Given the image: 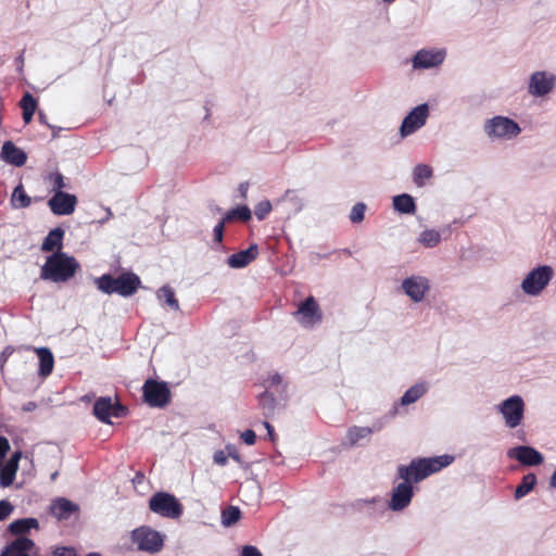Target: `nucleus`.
Segmentation results:
<instances>
[{"label":"nucleus","mask_w":556,"mask_h":556,"mask_svg":"<svg viewBox=\"0 0 556 556\" xmlns=\"http://www.w3.org/2000/svg\"><path fill=\"white\" fill-rule=\"evenodd\" d=\"M226 453H227L228 457L232 458L237 463H239V464L242 463L241 455H240V453H239V451H238L236 445L228 444L226 446Z\"/></svg>","instance_id":"44"},{"label":"nucleus","mask_w":556,"mask_h":556,"mask_svg":"<svg viewBox=\"0 0 556 556\" xmlns=\"http://www.w3.org/2000/svg\"><path fill=\"white\" fill-rule=\"evenodd\" d=\"M551 486L556 489V470L553 472L549 481Z\"/></svg>","instance_id":"56"},{"label":"nucleus","mask_w":556,"mask_h":556,"mask_svg":"<svg viewBox=\"0 0 556 556\" xmlns=\"http://www.w3.org/2000/svg\"><path fill=\"white\" fill-rule=\"evenodd\" d=\"M227 459H228L227 453H225L224 451L215 452L214 462L217 465L225 466L227 464Z\"/></svg>","instance_id":"48"},{"label":"nucleus","mask_w":556,"mask_h":556,"mask_svg":"<svg viewBox=\"0 0 556 556\" xmlns=\"http://www.w3.org/2000/svg\"><path fill=\"white\" fill-rule=\"evenodd\" d=\"M34 547L35 542L31 539L18 536L4 547L0 556H30Z\"/></svg>","instance_id":"16"},{"label":"nucleus","mask_w":556,"mask_h":556,"mask_svg":"<svg viewBox=\"0 0 556 556\" xmlns=\"http://www.w3.org/2000/svg\"><path fill=\"white\" fill-rule=\"evenodd\" d=\"M149 509L164 518L178 519L184 513L182 504L175 495L167 492H156L149 500Z\"/></svg>","instance_id":"3"},{"label":"nucleus","mask_w":556,"mask_h":556,"mask_svg":"<svg viewBox=\"0 0 556 556\" xmlns=\"http://www.w3.org/2000/svg\"><path fill=\"white\" fill-rule=\"evenodd\" d=\"M549 280H522V290L531 295L539 294L545 287Z\"/></svg>","instance_id":"33"},{"label":"nucleus","mask_w":556,"mask_h":556,"mask_svg":"<svg viewBox=\"0 0 556 556\" xmlns=\"http://www.w3.org/2000/svg\"><path fill=\"white\" fill-rule=\"evenodd\" d=\"M507 456L525 466H538L543 463L542 454L534 447L520 445L508 450Z\"/></svg>","instance_id":"12"},{"label":"nucleus","mask_w":556,"mask_h":556,"mask_svg":"<svg viewBox=\"0 0 556 556\" xmlns=\"http://www.w3.org/2000/svg\"><path fill=\"white\" fill-rule=\"evenodd\" d=\"M54 556H77L74 547L60 546L53 552Z\"/></svg>","instance_id":"45"},{"label":"nucleus","mask_w":556,"mask_h":556,"mask_svg":"<svg viewBox=\"0 0 556 556\" xmlns=\"http://www.w3.org/2000/svg\"><path fill=\"white\" fill-rule=\"evenodd\" d=\"M31 200L24 190L22 182H20L13 190L11 197V204L15 208H26L30 205Z\"/></svg>","instance_id":"25"},{"label":"nucleus","mask_w":556,"mask_h":556,"mask_svg":"<svg viewBox=\"0 0 556 556\" xmlns=\"http://www.w3.org/2000/svg\"><path fill=\"white\" fill-rule=\"evenodd\" d=\"M483 130L491 140H509L517 137L521 128L511 118L497 115L485 121Z\"/></svg>","instance_id":"4"},{"label":"nucleus","mask_w":556,"mask_h":556,"mask_svg":"<svg viewBox=\"0 0 556 556\" xmlns=\"http://www.w3.org/2000/svg\"><path fill=\"white\" fill-rule=\"evenodd\" d=\"M271 211V204L269 201H261L254 208V214L258 220H263Z\"/></svg>","instance_id":"39"},{"label":"nucleus","mask_w":556,"mask_h":556,"mask_svg":"<svg viewBox=\"0 0 556 556\" xmlns=\"http://www.w3.org/2000/svg\"><path fill=\"white\" fill-rule=\"evenodd\" d=\"M97 288L104 293H118V282H141V280H94Z\"/></svg>","instance_id":"30"},{"label":"nucleus","mask_w":556,"mask_h":556,"mask_svg":"<svg viewBox=\"0 0 556 556\" xmlns=\"http://www.w3.org/2000/svg\"><path fill=\"white\" fill-rule=\"evenodd\" d=\"M18 62L23 63V56H18Z\"/></svg>","instance_id":"63"},{"label":"nucleus","mask_w":556,"mask_h":556,"mask_svg":"<svg viewBox=\"0 0 556 556\" xmlns=\"http://www.w3.org/2000/svg\"><path fill=\"white\" fill-rule=\"evenodd\" d=\"M248 190H249L248 181H243V182L239 184L238 192L242 199H247Z\"/></svg>","instance_id":"52"},{"label":"nucleus","mask_w":556,"mask_h":556,"mask_svg":"<svg viewBox=\"0 0 556 556\" xmlns=\"http://www.w3.org/2000/svg\"><path fill=\"white\" fill-rule=\"evenodd\" d=\"M9 532L13 535L24 536L30 529L38 530L39 522L36 518H22L9 525Z\"/></svg>","instance_id":"20"},{"label":"nucleus","mask_w":556,"mask_h":556,"mask_svg":"<svg viewBox=\"0 0 556 556\" xmlns=\"http://www.w3.org/2000/svg\"><path fill=\"white\" fill-rule=\"evenodd\" d=\"M100 278L106 279V278H139V277L129 270L121 269V271L103 274Z\"/></svg>","instance_id":"41"},{"label":"nucleus","mask_w":556,"mask_h":556,"mask_svg":"<svg viewBox=\"0 0 556 556\" xmlns=\"http://www.w3.org/2000/svg\"><path fill=\"white\" fill-rule=\"evenodd\" d=\"M535 483H536V477L534 473H528V475L523 476L520 484L515 490L516 500H519V498L526 496L530 491H532Z\"/></svg>","instance_id":"28"},{"label":"nucleus","mask_w":556,"mask_h":556,"mask_svg":"<svg viewBox=\"0 0 556 556\" xmlns=\"http://www.w3.org/2000/svg\"><path fill=\"white\" fill-rule=\"evenodd\" d=\"M63 237L64 230L62 228L56 227L50 230L42 242L41 250L46 252H51L58 249L60 251L62 247Z\"/></svg>","instance_id":"23"},{"label":"nucleus","mask_w":556,"mask_h":556,"mask_svg":"<svg viewBox=\"0 0 556 556\" xmlns=\"http://www.w3.org/2000/svg\"><path fill=\"white\" fill-rule=\"evenodd\" d=\"M393 207L402 214H414L416 212L415 200L408 193L395 195L393 198Z\"/></svg>","instance_id":"22"},{"label":"nucleus","mask_w":556,"mask_h":556,"mask_svg":"<svg viewBox=\"0 0 556 556\" xmlns=\"http://www.w3.org/2000/svg\"><path fill=\"white\" fill-rule=\"evenodd\" d=\"M212 210L215 211L216 213H222V208L217 205L212 206Z\"/></svg>","instance_id":"58"},{"label":"nucleus","mask_w":556,"mask_h":556,"mask_svg":"<svg viewBox=\"0 0 556 556\" xmlns=\"http://www.w3.org/2000/svg\"><path fill=\"white\" fill-rule=\"evenodd\" d=\"M241 439L248 445H253L256 442V434L253 430H245L241 434Z\"/></svg>","instance_id":"46"},{"label":"nucleus","mask_w":556,"mask_h":556,"mask_svg":"<svg viewBox=\"0 0 556 556\" xmlns=\"http://www.w3.org/2000/svg\"><path fill=\"white\" fill-rule=\"evenodd\" d=\"M264 426H265V428L267 430V434H268L270 441L274 442L275 441V437H276L275 435V431H274V427L269 422H267V421L264 422Z\"/></svg>","instance_id":"53"},{"label":"nucleus","mask_w":556,"mask_h":556,"mask_svg":"<svg viewBox=\"0 0 556 556\" xmlns=\"http://www.w3.org/2000/svg\"><path fill=\"white\" fill-rule=\"evenodd\" d=\"M293 316L304 328H313L323 320V312L312 295L299 304Z\"/></svg>","instance_id":"7"},{"label":"nucleus","mask_w":556,"mask_h":556,"mask_svg":"<svg viewBox=\"0 0 556 556\" xmlns=\"http://www.w3.org/2000/svg\"><path fill=\"white\" fill-rule=\"evenodd\" d=\"M427 280H403L405 293L415 302L420 301L428 290Z\"/></svg>","instance_id":"21"},{"label":"nucleus","mask_w":556,"mask_h":556,"mask_svg":"<svg viewBox=\"0 0 556 556\" xmlns=\"http://www.w3.org/2000/svg\"><path fill=\"white\" fill-rule=\"evenodd\" d=\"M241 517V511L236 506H228L222 513V520L225 526L235 525Z\"/></svg>","instance_id":"34"},{"label":"nucleus","mask_w":556,"mask_h":556,"mask_svg":"<svg viewBox=\"0 0 556 556\" xmlns=\"http://www.w3.org/2000/svg\"><path fill=\"white\" fill-rule=\"evenodd\" d=\"M280 381H281V377L279 375L273 376V378H271V383L273 384L279 383Z\"/></svg>","instance_id":"57"},{"label":"nucleus","mask_w":556,"mask_h":556,"mask_svg":"<svg viewBox=\"0 0 556 556\" xmlns=\"http://www.w3.org/2000/svg\"><path fill=\"white\" fill-rule=\"evenodd\" d=\"M23 112H35L37 109V100L31 93L25 92L20 102Z\"/></svg>","instance_id":"37"},{"label":"nucleus","mask_w":556,"mask_h":556,"mask_svg":"<svg viewBox=\"0 0 556 556\" xmlns=\"http://www.w3.org/2000/svg\"><path fill=\"white\" fill-rule=\"evenodd\" d=\"M112 410L114 403L111 397H99L93 405L94 416L104 424H111Z\"/></svg>","instance_id":"19"},{"label":"nucleus","mask_w":556,"mask_h":556,"mask_svg":"<svg viewBox=\"0 0 556 556\" xmlns=\"http://www.w3.org/2000/svg\"><path fill=\"white\" fill-rule=\"evenodd\" d=\"M498 410L504 417L505 425L511 429L516 428L523 419V400L519 395H513L501 403Z\"/></svg>","instance_id":"8"},{"label":"nucleus","mask_w":556,"mask_h":556,"mask_svg":"<svg viewBox=\"0 0 556 556\" xmlns=\"http://www.w3.org/2000/svg\"><path fill=\"white\" fill-rule=\"evenodd\" d=\"M556 84V76L545 71L534 72L529 79L528 92L533 97H543L551 92Z\"/></svg>","instance_id":"10"},{"label":"nucleus","mask_w":556,"mask_h":556,"mask_svg":"<svg viewBox=\"0 0 556 556\" xmlns=\"http://www.w3.org/2000/svg\"><path fill=\"white\" fill-rule=\"evenodd\" d=\"M427 391V387L424 383H417L410 387L404 395L401 397V404L406 406L417 402Z\"/></svg>","instance_id":"26"},{"label":"nucleus","mask_w":556,"mask_h":556,"mask_svg":"<svg viewBox=\"0 0 556 556\" xmlns=\"http://www.w3.org/2000/svg\"><path fill=\"white\" fill-rule=\"evenodd\" d=\"M131 542L139 551L154 554L162 549L164 535L148 526H141L131 531Z\"/></svg>","instance_id":"6"},{"label":"nucleus","mask_w":556,"mask_h":556,"mask_svg":"<svg viewBox=\"0 0 556 556\" xmlns=\"http://www.w3.org/2000/svg\"><path fill=\"white\" fill-rule=\"evenodd\" d=\"M125 412H126V408L123 405H121L119 403H115L114 410H112V416L122 417V416H124Z\"/></svg>","instance_id":"51"},{"label":"nucleus","mask_w":556,"mask_h":556,"mask_svg":"<svg viewBox=\"0 0 556 556\" xmlns=\"http://www.w3.org/2000/svg\"><path fill=\"white\" fill-rule=\"evenodd\" d=\"M77 198L74 194L56 191L48 201V205L55 215H70L75 211Z\"/></svg>","instance_id":"11"},{"label":"nucleus","mask_w":556,"mask_h":556,"mask_svg":"<svg viewBox=\"0 0 556 556\" xmlns=\"http://www.w3.org/2000/svg\"><path fill=\"white\" fill-rule=\"evenodd\" d=\"M38 117H39V121H40V123H41V124L47 125V126H48L49 128H51V129H54V128H55V126H53V125H51V124H49V123H48V121H47V115H46L42 111H39V113H38Z\"/></svg>","instance_id":"54"},{"label":"nucleus","mask_w":556,"mask_h":556,"mask_svg":"<svg viewBox=\"0 0 556 556\" xmlns=\"http://www.w3.org/2000/svg\"><path fill=\"white\" fill-rule=\"evenodd\" d=\"M454 460L451 455H442L430 458H418L408 466L399 467V477L404 480L392 492L390 508L392 510H402L407 507L413 497L412 482H419L430 475L440 471Z\"/></svg>","instance_id":"1"},{"label":"nucleus","mask_w":556,"mask_h":556,"mask_svg":"<svg viewBox=\"0 0 556 556\" xmlns=\"http://www.w3.org/2000/svg\"><path fill=\"white\" fill-rule=\"evenodd\" d=\"M49 510L58 520H67L79 510V506L65 497H58L52 501Z\"/></svg>","instance_id":"14"},{"label":"nucleus","mask_w":556,"mask_h":556,"mask_svg":"<svg viewBox=\"0 0 556 556\" xmlns=\"http://www.w3.org/2000/svg\"><path fill=\"white\" fill-rule=\"evenodd\" d=\"M156 296L162 305L167 306L173 311L179 309V303L176 299L175 291L169 285H165L160 288L156 292Z\"/></svg>","instance_id":"24"},{"label":"nucleus","mask_w":556,"mask_h":556,"mask_svg":"<svg viewBox=\"0 0 556 556\" xmlns=\"http://www.w3.org/2000/svg\"><path fill=\"white\" fill-rule=\"evenodd\" d=\"M78 268L79 263L74 256L56 251L47 257L40 278H72Z\"/></svg>","instance_id":"2"},{"label":"nucleus","mask_w":556,"mask_h":556,"mask_svg":"<svg viewBox=\"0 0 556 556\" xmlns=\"http://www.w3.org/2000/svg\"><path fill=\"white\" fill-rule=\"evenodd\" d=\"M292 193H293V191H292V190H287V191H286L285 197H286V198H289Z\"/></svg>","instance_id":"59"},{"label":"nucleus","mask_w":556,"mask_h":556,"mask_svg":"<svg viewBox=\"0 0 556 556\" xmlns=\"http://www.w3.org/2000/svg\"><path fill=\"white\" fill-rule=\"evenodd\" d=\"M372 430L369 427L353 426L348 430V439L352 445L356 444L359 440L369 437Z\"/></svg>","instance_id":"31"},{"label":"nucleus","mask_w":556,"mask_h":556,"mask_svg":"<svg viewBox=\"0 0 556 556\" xmlns=\"http://www.w3.org/2000/svg\"><path fill=\"white\" fill-rule=\"evenodd\" d=\"M60 129H61V128H56V127H55L54 129H52V130H53V138H55V137H56V134H58V131H59Z\"/></svg>","instance_id":"60"},{"label":"nucleus","mask_w":556,"mask_h":556,"mask_svg":"<svg viewBox=\"0 0 556 556\" xmlns=\"http://www.w3.org/2000/svg\"><path fill=\"white\" fill-rule=\"evenodd\" d=\"M445 58V53L443 51H431V50H420L418 51L413 59V67L417 70H427L432 68L440 65Z\"/></svg>","instance_id":"13"},{"label":"nucleus","mask_w":556,"mask_h":556,"mask_svg":"<svg viewBox=\"0 0 556 556\" xmlns=\"http://www.w3.org/2000/svg\"><path fill=\"white\" fill-rule=\"evenodd\" d=\"M0 156L5 163L16 167L23 166L27 161L26 153L12 141H5L2 144Z\"/></svg>","instance_id":"15"},{"label":"nucleus","mask_w":556,"mask_h":556,"mask_svg":"<svg viewBox=\"0 0 556 556\" xmlns=\"http://www.w3.org/2000/svg\"><path fill=\"white\" fill-rule=\"evenodd\" d=\"M142 396L150 407L163 408L170 403L172 392L165 381L148 379L142 386Z\"/></svg>","instance_id":"5"},{"label":"nucleus","mask_w":556,"mask_h":556,"mask_svg":"<svg viewBox=\"0 0 556 556\" xmlns=\"http://www.w3.org/2000/svg\"><path fill=\"white\" fill-rule=\"evenodd\" d=\"M417 241L426 248H433L440 243L441 233L434 229H426L419 235Z\"/></svg>","instance_id":"29"},{"label":"nucleus","mask_w":556,"mask_h":556,"mask_svg":"<svg viewBox=\"0 0 556 556\" xmlns=\"http://www.w3.org/2000/svg\"><path fill=\"white\" fill-rule=\"evenodd\" d=\"M414 182L418 187H422L425 185V179H428L432 176V169L429 165L418 164L414 168Z\"/></svg>","instance_id":"32"},{"label":"nucleus","mask_w":556,"mask_h":556,"mask_svg":"<svg viewBox=\"0 0 556 556\" xmlns=\"http://www.w3.org/2000/svg\"><path fill=\"white\" fill-rule=\"evenodd\" d=\"M554 269L549 265H541L526 274L525 278H553Z\"/></svg>","instance_id":"35"},{"label":"nucleus","mask_w":556,"mask_h":556,"mask_svg":"<svg viewBox=\"0 0 556 556\" xmlns=\"http://www.w3.org/2000/svg\"><path fill=\"white\" fill-rule=\"evenodd\" d=\"M242 556H262V553L252 545H247L242 549Z\"/></svg>","instance_id":"50"},{"label":"nucleus","mask_w":556,"mask_h":556,"mask_svg":"<svg viewBox=\"0 0 556 556\" xmlns=\"http://www.w3.org/2000/svg\"><path fill=\"white\" fill-rule=\"evenodd\" d=\"M366 207H367L366 204L363 202L356 203L350 212L349 218H350L351 223L358 224V223L363 222L365 218Z\"/></svg>","instance_id":"36"},{"label":"nucleus","mask_w":556,"mask_h":556,"mask_svg":"<svg viewBox=\"0 0 556 556\" xmlns=\"http://www.w3.org/2000/svg\"><path fill=\"white\" fill-rule=\"evenodd\" d=\"M258 255V245L251 244L248 249L231 254L227 258V265L231 268H243Z\"/></svg>","instance_id":"17"},{"label":"nucleus","mask_w":556,"mask_h":556,"mask_svg":"<svg viewBox=\"0 0 556 556\" xmlns=\"http://www.w3.org/2000/svg\"><path fill=\"white\" fill-rule=\"evenodd\" d=\"M224 222L229 223L232 220L248 222L251 219V210L247 205L237 206L229 210L224 216Z\"/></svg>","instance_id":"27"},{"label":"nucleus","mask_w":556,"mask_h":556,"mask_svg":"<svg viewBox=\"0 0 556 556\" xmlns=\"http://www.w3.org/2000/svg\"><path fill=\"white\" fill-rule=\"evenodd\" d=\"M140 283L141 282H118V294L129 296L138 290Z\"/></svg>","instance_id":"38"},{"label":"nucleus","mask_w":556,"mask_h":556,"mask_svg":"<svg viewBox=\"0 0 556 556\" xmlns=\"http://www.w3.org/2000/svg\"><path fill=\"white\" fill-rule=\"evenodd\" d=\"M382 1H383L384 3H387V4H391V3H393L395 0H382Z\"/></svg>","instance_id":"61"},{"label":"nucleus","mask_w":556,"mask_h":556,"mask_svg":"<svg viewBox=\"0 0 556 556\" xmlns=\"http://www.w3.org/2000/svg\"><path fill=\"white\" fill-rule=\"evenodd\" d=\"M260 404L263 409L273 412L275 408V397L268 392H263L260 395Z\"/></svg>","instance_id":"40"},{"label":"nucleus","mask_w":556,"mask_h":556,"mask_svg":"<svg viewBox=\"0 0 556 556\" xmlns=\"http://www.w3.org/2000/svg\"><path fill=\"white\" fill-rule=\"evenodd\" d=\"M53 186L56 191H62L61 189L65 187L64 177L62 174L56 173L53 175Z\"/></svg>","instance_id":"49"},{"label":"nucleus","mask_w":556,"mask_h":556,"mask_svg":"<svg viewBox=\"0 0 556 556\" xmlns=\"http://www.w3.org/2000/svg\"><path fill=\"white\" fill-rule=\"evenodd\" d=\"M226 222L222 218L214 227V241L217 243H222L223 237H224V229H225Z\"/></svg>","instance_id":"42"},{"label":"nucleus","mask_w":556,"mask_h":556,"mask_svg":"<svg viewBox=\"0 0 556 556\" xmlns=\"http://www.w3.org/2000/svg\"><path fill=\"white\" fill-rule=\"evenodd\" d=\"M35 112H23V119L26 124L30 123Z\"/></svg>","instance_id":"55"},{"label":"nucleus","mask_w":556,"mask_h":556,"mask_svg":"<svg viewBox=\"0 0 556 556\" xmlns=\"http://www.w3.org/2000/svg\"><path fill=\"white\" fill-rule=\"evenodd\" d=\"M429 116V105L427 103H422L414 108L403 119L402 125L400 127V132L402 137H407L422 126H425L427 118Z\"/></svg>","instance_id":"9"},{"label":"nucleus","mask_w":556,"mask_h":556,"mask_svg":"<svg viewBox=\"0 0 556 556\" xmlns=\"http://www.w3.org/2000/svg\"><path fill=\"white\" fill-rule=\"evenodd\" d=\"M13 511V506L10 502L0 501V521L7 519Z\"/></svg>","instance_id":"43"},{"label":"nucleus","mask_w":556,"mask_h":556,"mask_svg":"<svg viewBox=\"0 0 556 556\" xmlns=\"http://www.w3.org/2000/svg\"><path fill=\"white\" fill-rule=\"evenodd\" d=\"M87 556H101V555H100V554H98V553H90V554H88Z\"/></svg>","instance_id":"62"},{"label":"nucleus","mask_w":556,"mask_h":556,"mask_svg":"<svg viewBox=\"0 0 556 556\" xmlns=\"http://www.w3.org/2000/svg\"><path fill=\"white\" fill-rule=\"evenodd\" d=\"M10 450V443L5 437H0V463H2Z\"/></svg>","instance_id":"47"},{"label":"nucleus","mask_w":556,"mask_h":556,"mask_svg":"<svg viewBox=\"0 0 556 556\" xmlns=\"http://www.w3.org/2000/svg\"><path fill=\"white\" fill-rule=\"evenodd\" d=\"M27 350H33L36 352L39 358V376L46 378L48 377L54 366V357L52 352L48 348H30L27 346Z\"/></svg>","instance_id":"18"}]
</instances>
